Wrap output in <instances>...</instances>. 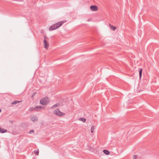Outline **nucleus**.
Listing matches in <instances>:
<instances>
[{"instance_id": "obj_4", "label": "nucleus", "mask_w": 159, "mask_h": 159, "mask_svg": "<svg viewBox=\"0 0 159 159\" xmlns=\"http://www.w3.org/2000/svg\"><path fill=\"white\" fill-rule=\"evenodd\" d=\"M43 108H44V107L41 106H36L34 107L30 108L29 109V110L30 111H32L33 110H35L37 111H39V109Z\"/></svg>"}, {"instance_id": "obj_10", "label": "nucleus", "mask_w": 159, "mask_h": 159, "mask_svg": "<svg viewBox=\"0 0 159 159\" xmlns=\"http://www.w3.org/2000/svg\"><path fill=\"white\" fill-rule=\"evenodd\" d=\"M142 73V69L139 68V76L140 79H141Z\"/></svg>"}, {"instance_id": "obj_15", "label": "nucleus", "mask_w": 159, "mask_h": 159, "mask_svg": "<svg viewBox=\"0 0 159 159\" xmlns=\"http://www.w3.org/2000/svg\"><path fill=\"white\" fill-rule=\"evenodd\" d=\"M94 129V126H93L91 128V133H93V132Z\"/></svg>"}, {"instance_id": "obj_5", "label": "nucleus", "mask_w": 159, "mask_h": 159, "mask_svg": "<svg viewBox=\"0 0 159 159\" xmlns=\"http://www.w3.org/2000/svg\"><path fill=\"white\" fill-rule=\"evenodd\" d=\"M90 8L92 11H96L98 9V7L95 5L91 6Z\"/></svg>"}, {"instance_id": "obj_12", "label": "nucleus", "mask_w": 159, "mask_h": 159, "mask_svg": "<svg viewBox=\"0 0 159 159\" xmlns=\"http://www.w3.org/2000/svg\"><path fill=\"white\" fill-rule=\"evenodd\" d=\"M109 26L111 29L113 30L114 31L115 30L116 28V27L112 26L110 24H109Z\"/></svg>"}, {"instance_id": "obj_1", "label": "nucleus", "mask_w": 159, "mask_h": 159, "mask_svg": "<svg viewBox=\"0 0 159 159\" xmlns=\"http://www.w3.org/2000/svg\"><path fill=\"white\" fill-rule=\"evenodd\" d=\"M66 21H61L52 25L49 28L50 31L55 30L61 26Z\"/></svg>"}, {"instance_id": "obj_13", "label": "nucleus", "mask_w": 159, "mask_h": 159, "mask_svg": "<svg viewBox=\"0 0 159 159\" xmlns=\"http://www.w3.org/2000/svg\"><path fill=\"white\" fill-rule=\"evenodd\" d=\"M103 152L105 154H106L107 155H108L110 154V152L107 150H104Z\"/></svg>"}, {"instance_id": "obj_7", "label": "nucleus", "mask_w": 159, "mask_h": 159, "mask_svg": "<svg viewBox=\"0 0 159 159\" xmlns=\"http://www.w3.org/2000/svg\"><path fill=\"white\" fill-rule=\"evenodd\" d=\"M44 48L46 49L48 48L49 47V45L48 44V43L46 41V39H44Z\"/></svg>"}, {"instance_id": "obj_19", "label": "nucleus", "mask_w": 159, "mask_h": 159, "mask_svg": "<svg viewBox=\"0 0 159 159\" xmlns=\"http://www.w3.org/2000/svg\"><path fill=\"white\" fill-rule=\"evenodd\" d=\"M44 39H46V35H45L44 36Z\"/></svg>"}, {"instance_id": "obj_18", "label": "nucleus", "mask_w": 159, "mask_h": 159, "mask_svg": "<svg viewBox=\"0 0 159 159\" xmlns=\"http://www.w3.org/2000/svg\"><path fill=\"white\" fill-rule=\"evenodd\" d=\"M34 132V130H33V129H32V130H31L30 131V132H29V134H30L31 132Z\"/></svg>"}, {"instance_id": "obj_11", "label": "nucleus", "mask_w": 159, "mask_h": 159, "mask_svg": "<svg viewBox=\"0 0 159 159\" xmlns=\"http://www.w3.org/2000/svg\"><path fill=\"white\" fill-rule=\"evenodd\" d=\"M60 105V103H58L56 104H55L53 105L52 107H51V108L52 109H53L55 107H58Z\"/></svg>"}, {"instance_id": "obj_16", "label": "nucleus", "mask_w": 159, "mask_h": 159, "mask_svg": "<svg viewBox=\"0 0 159 159\" xmlns=\"http://www.w3.org/2000/svg\"><path fill=\"white\" fill-rule=\"evenodd\" d=\"M34 152H35V153L36 155H39V149H38L36 151L35 150H34Z\"/></svg>"}, {"instance_id": "obj_6", "label": "nucleus", "mask_w": 159, "mask_h": 159, "mask_svg": "<svg viewBox=\"0 0 159 159\" xmlns=\"http://www.w3.org/2000/svg\"><path fill=\"white\" fill-rule=\"evenodd\" d=\"M31 120L35 122L38 120V118L36 116L33 115L30 117Z\"/></svg>"}, {"instance_id": "obj_8", "label": "nucleus", "mask_w": 159, "mask_h": 159, "mask_svg": "<svg viewBox=\"0 0 159 159\" xmlns=\"http://www.w3.org/2000/svg\"><path fill=\"white\" fill-rule=\"evenodd\" d=\"M7 131V130L4 128L0 127V132L1 133H4Z\"/></svg>"}, {"instance_id": "obj_20", "label": "nucleus", "mask_w": 159, "mask_h": 159, "mask_svg": "<svg viewBox=\"0 0 159 159\" xmlns=\"http://www.w3.org/2000/svg\"><path fill=\"white\" fill-rule=\"evenodd\" d=\"M1 111H1V109H0V112H1Z\"/></svg>"}, {"instance_id": "obj_21", "label": "nucleus", "mask_w": 159, "mask_h": 159, "mask_svg": "<svg viewBox=\"0 0 159 159\" xmlns=\"http://www.w3.org/2000/svg\"><path fill=\"white\" fill-rule=\"evenodd\" d=\"M89 20H90L89 19L88 20V21H89Z\"/></svg>"}, {"instance_id": "obj_14", "label": "nucleus", "mask_w": 159, "mask_h": 159, "mask_svg": "<svg viewBox=\"0 0 159 159\" xmlns=\"http://www.w3.org/2000/svg\"><path fill=\"white\" fill-rule=\"evenodd\" d=\"M79 120L84 122H85L86 121V119L84 118H80Z\"/></svg>"}, {"instance_id": "obj_9", "label": "nucleus", "mask_w": 159, "mask_h": 159, "mask_svg": "<svg viewBox=\"0 0 159 159\" xmlns=\"http://www.w3.org/2000/svg\"><path fill=\"white\" fill-rule=\"evenodd\" d=\"M21 101L15 100L12 102L11 103V104L12 105H15L17 103H19L21 102Z\"/></svg>"}, {"instance_id": "obj_3", "label": "nucleus", "mask_w": 159, "mask_h": 159, "mask_svg": "<svg viewBox=\"0 0 159 159\" xmlns=\"http://www.w3.org/2000/svg\"><path fill=\"white\" fill-rule=\"evenodd\" d=\"M53 113L56 115L59 116H64L65 113L61 112L58 109H56L53 111Z\"/></svg>"}, {"instance_id": "obj_2", "label": "nucleus", "mask_w": 159, "mask_h": 159, "mask_svg": "<svg viewBox=\"0 0 159 159\" xmlns=\"http://www.w3.org/2000/svg\"><path fill=\"white\" fill-rule=\"evenodd\" d=\"M49 98L47 97L41 98L40 101V103L43 105H47L49 102Z\"/></svg>"}, {"instance_id": "obj_17", "label": "nucleus", "mask_w": 159, "mask_h": 159, "mask_svg": "<svg viewBox=\"0 0 159 159\" xmlns=\"http://www.w3.org/2000/svg\"><path fill=\"white\" fill-rule=\"evenodd\" d=\"M137 158V156L136 155H134L133 156V159H136Z\"/></svg>"}]
</instances>
